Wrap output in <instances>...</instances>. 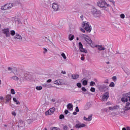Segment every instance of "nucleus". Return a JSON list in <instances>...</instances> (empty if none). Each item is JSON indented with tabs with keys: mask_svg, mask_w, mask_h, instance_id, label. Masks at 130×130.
I'll list each match as a JSON object with an SVG mask.
<instances>
[{
	"mask_svg": "<svg viewBox=\"0 0 130 130\" xmlns=\"http://www.w3.org/2000/svg\"><path fill=\"white\" fill-rule=\"evenodd\" d=\"M73 104L69 103L67 105V108L69 110H73Z\"/></svg>",
	"mask_w": 130,
	"mask_h": 130,
	"instance_id": "obj_16",
	"label": "nucleus"
},
{
	"mask_svg": "<svg viewBox=\"0 0 130 130\" xmlns=\"http://www.w3.org/2000/svg\"><path fill=\"white\" fill-rule=\"evenodd\" d=\"M62 57L64 58V59H67V56H66V54L64 53H62L61 54Z\"/></svg>",
	"mask_w": 130,
	"mask_h": 130,
	"instance_id": "obj_34",
	"label": "nucleus"
},
{
	"mask_svg": "<svg viewBox=\"0 0 130 130\" xmlns=\"http://www.w3.org/2000/svg\"><path fill=\"white\" fill-rule=\"evenodd\" d=\"M80 18L81 19L82 21H83V20H84V16L81 15V16H80Z\"/></svg>",
	"mask_w": 130,
	"mask_h": 130,
	"instance_id": "obj_55",
	"label": "nucleus"
},
{
	"mask_svg": "<svg viewBox=\"0 0 130 130\" xmlns=\"http://www.w3.org/2000/svg\"><path fill=\"white\" fill-rule=\"evenodd\" d=\"M13 101L14 102H17L18 101L17 100V99L16 98H13Z\"/></svg>",
	"mask_w": 130,
	"mask_h": 130,
	"instance_id": "obj_51",
	"label": "nucleus"
},
{
	"mask_svg": "<svg viewBox=\"0 0 130 130\" xmlns=\"http://www.w3.org/2000/svg\"><path fill=\"white\" fill-rule=\"evenodd\" d=\"M16 104H17V105H20V102L19 101H17V102H15Z\"/></svg>",
	"mask_w": 130,
	"mask_h": 130,
	"instance_id": "obj_50",
	"label": "nucleus"
},
{
	"mask_svg": "<svg viewBox=\"0 0 130 130\" xmlns=\"http://www.w3.org/2000/svg\"><path fill=\"white\" fill-rule=\"evenodd\" d=\"M112 80L113 81H114V82H116V80H117L116 76H113L112 77Z\"/></svg>",
	"mask_w": 130,
	"mask_h": 130,
	"instance_id": "obj_41",
	"label": "nucleus"
},
{
	"mask_svg": "<svg viewBox=\"0 0 130 130\" xmlns=\"http://www.w3.org/2000/svg\"><path fill=\"white\" fill-rule=\"evenodd\" d=\"M85 126H86V124L84 123H78L75 125L76 128H81L82 127H85Z\"/></svg>",
	"mask_w": 130,
	"mask_h": 130,
	"instance_id": "obj_11",
	"label": "nucleus"
},
{
	"mask_svg": "<svg viewBox=\"0 0 130 130\" xmlns=\"http://www.w3.org/2000/svg\"><path fill=\"white\" fill-rule=\"evenodd\" d=\"M82 27H83V29L86 30L87 32L90 33L91 32V30H92V26L89 22H83L82 24Z\"/></svg>",
	"mask_w": 130,
	"mask_h": 130,
	"instance_id": "obj_4",
	"label": "nucleus"
},
{
	"mask_svg": "<svg viewBox=\"0 0 130 130\" xmlns=\"http://www.w3.org/2000/svg\"><path fill=\"white\" fill-rule=\"evenodd\" d=\"M54 84L55 85H60V81H59V80H55V81H54Z\"/></svg>",
	"mask_w": 130,
	"mask_h": 130,
	"instance_id": "obj_26",
	"label": "nucleus"
},
{
	"mask_svg": "<svg viewBox=\"0 0 130 130\" xmlns=\"http://www.w3.org/2000/svg\"><path fill=\"white\" fill-rule=\"evenodd\" d=\"M122 130H126V128L125 127H123Z\"/></svg>",
	"mask_w": 130,
	"mask_h": 130,
	"instance_id": "obj_64",
	"label": "nucleus"
},
{
	"mask_svg": "<svg viewBox=\"0 0 130 130\" xmlns=\"http://www.w3.org/2000/svg\"><path fill=\"white\" fill-rule=\"evenodd\" d=\"M81 89H82V91H83V92H86L87 91V89L85 87H82Z\"/></svg>",
	"mask_w": 130,
	"mask_h": 130,
	"instance_id": "obj_44",
	"label": "nucleus"
},
{
	"mask_svg": "<svg viewBox=\"0 0 130 130\" xmlns=\"http://www.w3.org/2000/svg\"><path fill=\"white\" fill-rule=\"evenodd\" d=\"M80 52H83V53H88V51L86 49H80Z\"/></svg>",
	"mask_w": 130,
	"mask_h": 130,
	"instance_id": "obj_27",
	"label": "nucleus"
},
{
	"mask_svg": "<svg viewBox=\"0 0 130 130\" xmlns=\"http://www.w3.org/2000/svg\"><path fill=\"white\" fill-rule=\"evenodd\" d=\"M51 130H60V128L56 127H51Z\"/></svg>",
	"mask_w": 130,
	"mask_h": 130,
	"instance_id": "obj_32",
	"label": "nucleus"
},
{
	"mask_svg": "<svg viewBox=\"0 0 130 130\" xmlns=\"http://www.w3.org/2000/svg\"><path fill=\"white\" fill-rule=\"evenodd\" d=\"M16 24H17V25H21L22 24V22H21V20L20 19H17L15 21Z\"/></svg>",
	"mask_w": 130,
	"mask_h": 130,
	"instance_id": "obj_28",
	"label": "nucleus"
},
{
	"mask_svg": "<svg viewBox=\"0 0 130 130\" xmlns=\"http://www.w3.org/2000/svg\"><path fill=\"white\" fill-rule=\"evenodd\" d=\"M7 6L8 7L9 10H11V9L14 7V4L9 3L7 4Z\"/></svg>",
	"mask_w": 130,
	"mask_h": 130,
	"instance_id": "obj_21",
	"label": "nucleus"
},
{
	"mask_svg": "<svg viewBox=\"0 0 130 130\" xmlns=\"http://www.w3.org/2000/svg\"><path fill=\"white\" fill-rule=\"evenodd\" d=\"M108 98H109V92H106L103 94L102 99L103 101H105V100H108Z\"/></svg>",
	"mask_w": 130,
	"mask_h": 130,
	"instance_id": "obj_10",
	"label": "nucleus"
},
{
	"mask_svg": "<svg viewBox=\"0 0 130 130\" xmlns=\"http://www.w3.org/2000/svg\"><path fill=\"white\" fill-rule=\"evenodd\" d=\"M82 85H83V86H87V85H88V81L87 80H83L82 81Z\"/></svg>",
	"mask_w": 130,
	"mask_h": 130,
	"instance_id": "obj_29",
	"label": "nucleus"
},
{
	"mask_svg": "<svg viewBox=\"0 0 130 130\" xmlns=\"http://www.w3.org/2000/svg\"><path fill=\"white\" fill-rule=\"evenodd\" d=\"M21 80V78H19L17 76H13L12 77H11V80H13L14 81H19V79Z\"/></svg>",
	"mask_w": 130,
	"mask_h": 130,
	"instance_id": "obj_20",
	"label": "nucleus"
},
{
	"mask_svg": "<svg viewBox=\"0 0 130 130\" xmlns=\"http://www.w3.org/2000/svg\"><path fill=\"white\" fill-rule=\"evenodd\" d=\"M61 74H63V75H66V74H67V73L66 72V71H62Z\"/></svg>",
	"mask_w": 130,
	"mask_h": 130,
	"instance_id": "obj_53",
	"label": "nucleus"
},
{
	"mask_svg": "<svg viewBox=\"0 0 130 130\" xmlns=\"http://www.w3.org/2000/svg\"><path fill=\"white\" fill-rule=\"evenodd\" d=\"M109 110H111L113 111V110H117V109H119V106H114V107H109Z\"/></svg>",
	"mask_w": 130,
	"mask_h": 130,
	"instance_id": "obj_12",
	"label": "nucleus"
},
{
	"mask_svg": "<svg viewBox=\"0 0 130 130\" xmlns=\"http://www.w3.org/2000/svg\"><path fill=\"white\" fill-rule=\"evenodd\" d=\"M123 71L125 72V73H126V74H127V70H126L125 69H123Z\"/></svg>",
	"mask_w": 130,
	"mask_h": 130,
	"instance_id": "obj_59",
	"label": "nucleus"
},
{
	"mask_svg": "<svg viewBox=\"0 0 130 130\" xmlns=\"http://www.w3.org/2000/svg\"><path fill=\"white\" fill-rule=\"evenodd\" d=\"M12 115L13 116H16L17 113H16V112H15V111H13V112H12Z\"/></svg>",
	"mask_w": 130,
	"mask_h": 130,
	"instance_id": "obj_45",
	"label": "nucleus"
},
{
	"mask_svg": "<svg viewBox=\"0 0 130 130\" xmlns=\"http://www.w3.org/2000/svg\"><path fill=\"white\" fill-rule=\"evenodd\" d=\"M12 68H11V67H9L8 68V71H12Z\"/></svg>",
	"mask_w": 130,
	"mask_h": 130,
	"instance_id": "obj_62",
	"label": "nucleus"
},
{
	"mask_svg": "<svg viewBox=\"0 0 130 130\" xmlns=\"http://www.w3.org/2000/svg\"><path fill=\"white\" fill-rule=\"evenodd\" d=\"M77 112H74L73 113V115H77Z\"/></svg>",
	"mask_w": 130,
	"mask_h": 130,
	"instance_id": "obj_58",
	"label": "nucleus"
},
{
	"mask_svg": "<svg viewBox=\"0 0 130 130\" xmlns=\"http://www.w3.org/2000/svg\"><path fill=\"white\" fill-rule=\"evenodd\" d=\"M2 32L6 37L11 36V31L9 30V28H4L2 30Z\"/></svg>",
	"mask_w": 130,
	"mask_h": 130,
	"instance_id": "obj_6",
	"label": "nucleus"
},
{
	"mask_svg": "<svg viewBox=\"0 0 130 130\" xmlns=\"http://www.w3.org/2000/svg\"><path fill=\"white\" fill-rule=\"evenodd\" d=\"M63 130H69V127L66 125H64L63 127Z\"/></svg>",
	"mask_w": 130,
	"mask_h": 130,
	"instance_id": "obj_37",
	"label": "nucleus"
},
{
	"mask_svg": "<svg viewBox=\"0 0 130 130\" xmlns=\"http://www.w3.org/2000/svg\"><path fill=\"white\" fill-rule=\"evenodd\" d=\"M82 37L83 38L86 42L88 43H91L92 40H91V39L90 38V37L87 35L82 34Z\"/></svg>",
	"mask_w": 130,
	"mask_h": 130,
	"instance_id": "obj_7",
	"label": "nucleus"
},
{
	"mask_svg": "<svg viewBox=\"0 0 130 130\" xmlns=\"http://www.w3.org/2000/svg\"><path fill=\"white\" fill-rule=\"evenodd\" d=\"M64 113H65L66 115L68 114L69 113V110H65Z\"/></svg>",
	"mask_w": 130,
	"mask_h": 130,
	"instance_id": "obj_49",
	"label": "nucleus"
},
{
	"mask_svg": "<svg viewBox=\"0 0 130 130\" xmlns=\"http://www.w3.org/2000/svg\"><path fill=\"white\" fill-rule=\"evenodd\" d=\"M111 105V103L110 102H108L106 103V105Z\"/></svg>",
	"mask_w": 130,
	"mask_h": 130,
	"instance_id": "obj_52",
	"label": "nucleus"
},
{
	"mask_svg": "<svg viewBox=\"0 0 130 130\" xmlns=\"http://www.w3.org/2000/svg\"><path fill=\"white\" fill-rule=\"evenodd\" d=\"M90 12L95 18H98V17H100V15H101V11L95 8L91 9Z\"/></svg>",
	"mask_w": 130,
	"mask_h": 130,
	"instance_id": "obj_2",
	"label": "nucleus"
},
{
	"mask_svg": "<svg viewBox=\"0 0 130 130\" xmlns=\"http://www.w3.org/2000/svg\"><path fill=\"white\" fill-rule=\"evenodd\" d=\"M108 82H109L108 79H106V80L105 81V83L106 84H108Z\"/></svg>",
	"mask_w": 130,
	"mask_h": 130,
	"instance_id": "obj_54",
	"label": "nucleus"
},
{
	"mask_svg": "<svg viewBox=\"0 0 130 130\" xmlns=\"http://www.w3.org/2000/svg\"><path fill=\"white\" fill-rule=\"evenodd\" d=\"M78 45H79V49H84V48H83V45L82 44V43L79 42L78 44Z\"/></svg>",
	"mask_w": 130,
	"mask_h": 130,
	"instance_id": "obj_30",
	"label": "nucleus"
},
{
	"mask_svg": "<svg viewBox=\"0 0 130 130\" xmlns=\"http://www.w3.org/2000/svg\"><path fill=\"white\" fill-rule=\"evenodd\" d=\"M129 105H130V103L129 102H127L126 103L125 106L124 107V110L125 111H127V110H129Z\"/></svg>",
	"mask_w": 130,
	"mask_h": 130,
	"instance_id": "obj_14",
	"label": "nucleus"
},
{
	"mask_svg": "<svg viewBox=\"0 0 130 130\" xmlns=\"http://www.w3.org/2000/svg\"><path fill=\"white\" fill-rule=\"evenodd\" d=\"M91 106H92V105L91 104V103H87L86 105L85 106V109H86V110H88V109H89V108H90Z\"/></svg>",
	"mask_w": 130,
	"mask_h": 130,
	"instance_id": "obj_15",
	"label": "nucleus"
},
{
	"mask_svg": "<svg viewBox=\"0 0 130 130\" xmlns=\"http://www.w3.org/2000/svg\"><path fill=\"white\" fill-rule=\"evenodd\" d=\"M77 86L78 87V88H81L82 87V84L81 83L79 82L77 83Z\"/></svg>",
	"mask_w": 130,
	"mask_h": 130,
	"instance_id": "obj_40",
	"label": "nucleus"
},
{
	"mask_svg": "<svg viewBox=\"0 0 130 130\" xmlns=\"http://www.w3.org/2000/svg\"><path fill=\"white\" fill-rule=\"evenodd\" d=\"M4 100V97H3L2 96H0V100Z\"/></svg>",
	"mask_w": 130,
	"mask_h": 130,
	"instance_id": "obj_61",
	"label": "nucleus"
},
{
	"mask_svg": "<svg viewBox=\"0 0 130 130\" xmlns=\"http://www.w3.org/2000/svg\"><path fill=\"white\" fill-rule=\"evenodd\" d=\"M81 60H84L85 59V57H84V54H81Z\"/></svg>",
	"mask_w": 130,
	"mask_h": 130,
	"instance_id": "obj_48",
	"label": "nucleus"
},
{
	"mask_svg": "<svg viewBox=\"0 0 130 130\" xmlns=\"http://www.w3.org/2000/svg\"><path fill=\"white\" fill-rule=\"evenodd\" d=\"M120 17L121 18V19H124V18H125V15H124V14H121L120 15Z\"/></svg>",
	"mask_w": 130,
	"mask_h": 130,
	"instance_id": "obj_36",
	"label": "nucleus"
},
{
	"mask_svg": "<svg viewBox=\"0 0 130 130\" xmlns=\"http://www.w3.org/2000/svg\"><path fill=\"white\" fill-rule=\"evenodd\" d=\"M95 84V82L94 81H91L90 83V86L91 87H93Z\"/></svg>",
	"mask_w": 130,
	"mask_h": 130,
	"instance_id": "obj_38",
	"label": "nucleus"
},
{
	"mask_svg": "<svg viewBox=\"0 0 130 130\" xmlns=\"http://www.w3.org/2000/svg\"><path fill=\"white\" fill-rule=\"evenodd\" d=\"M89 44H90V46H91V47H92V48H95V43H92V41H91V43H89Z\"/></svg>",
	"mask_w": 130,
	"mask_h": 130,
	"instance_id": "obj_31",
	"label": "nucleus"
},
{
	"mask_svg": "<svg viewBox=\"0 0 130 130\" xmlns=\"http://www.w3.org/2000/svg\"><path fill=\"white\" fill-rule=\"evenodd\" d=\"M114 86H115V84H114V82H111L109 85V86L112 87H114Z\"/></svg>",
	"mask_w": 130,
	"mask_h": 130,
	"instance_id": "obj_39",
	"label": "nucleus"
},
{
	"mask_svg": "<svg viewBox=\"0 0 130 130\" xmlns=\"http://www.w3.org/2000/svg\"><path fill=\"white\" fill-rule=\"evenodd\" d=\"M11 99H12V98H11L10 95H7L6 96V102H10Z\"/></svg>",
	"mask_w": 130,
	"mask_h": 130,
	"instance_id": "obj_22",
	"label": "nucleus"
},
{
	"mask_svg": "<svg viewBox=\"0 0 130 130\" xmlns=\"http://www.w3.org/2000/svg\"><path fill=\"white\" fill-rule=\"evenodd\" d=\"M36 90H38L39 91H40L42 90V86H37L36 87Z\"/></svg>",
	"mask_w": 130,
	"mask_h": 130,
	"instance_id": "obj_33",
	"label": "nucleus"
},
{
	"mask_svg": "<svg viewBox=\"0 0 130 130\" xmlns=\"http://www.w3.org/2000/svg\"><path fill=\"white\" fill-rule=\"evenodd\" d=\"M47 52V49H45L43 51V53L45 54Z\"/></svg>",
	"mask_w": 130,
	"mask_h": 130,
	"instance_id": "obj_57",
	"label": "nucleus"
},
{
	"mask_svg": "<svg viewBox=\"0 0 130 130\" xmlns=\"http://www.w3.org/2000/svg\"><path fill=\"white\" fill-rule=\"evenodd\" d=\"M123 97L121 98L122 102H127L129 101L130 102V92L126 94H123Z\"/></svg>",
	"mask_w": 130,
	"mask_h": 130,
	"instance_id": "obj_5",
	"label": "nucleus"
},
{
	"mask_svg": "<svg viewBox=\"0 0 130 130\" xmlns=\"http://www.w3.org/2000/svg\"><path fill=\"white\" fill-rule=\"evenodd\" d=\"M52 8L54 12H57L59 10V5L58 3H54L52 4Z\"/></svg>",
	"mask_w": 130,
	"mask_h": 130,
	"instance_id": "obj_8",
	"label": "nucleus"
},
{
	"mask_svg": "<svg viewBox=\"0 0 130 130\" xmlns=\"http://www.w3.org/2000/svg\"><path fill=\"white\" fill-rule=\"evenodd\" d=\"M42 86L44 88H51V84L47 83H44Z\"/></svg>",
	"mask_w": 130,
	"mask_h": 130,
	"instance_id": "obj_18",
	"label": "nucleus"
},
{
	"mask_svg": "<svg viewBox=\"0 0 130 130\" xmlns=\"http://www.w3.org/2000/svg\"><path fill=\"white\" fill-rule=\"evenodd\" d=\"M2 10H9V7L8 6V4L5 5L4 6H2L1 8Z\"/></svg>",
	"mask_w": 130,
	"mask_h": 130,
	"instance_id": "obj_23",
	"label": "nucleus"
},
{
	"mask_svg": "<svg viewBox=\"0 0 130 130\" xmlns=\"http://www.w3.org/2000/svg\"><path fill=\"white\" fill-rule=\"evenodd\" d=\"M72 79L73 80H76V79H78L79 78V75H72Z\"/></svg>",
	"mask_w": 130,
	"mask_h": 130,
	"instance_id": "obj_25",
	"label": "nucleus"
},
{
	"mask_svg": "<svg viewBox=\"0 0 130 130\" xmlns=\"http://www.w3.org/2000/svg\"><path fill=\"white\" fill-rule=\"evenodd\" d=\"M106 86L105 85H102L101 88H102L103 89H104V88H106Z\"/></svg>",
	"mask_w": 130,
	"mask_h": 130,
	"instance_id": "obj_60",
	"label": "nucleus"
},
{
	"mask_svg": "<svg viewBox=\"0 0 130 130\" xmlns=\"http://www.w3.org/2000/svg\"><path fill=\"white\" fill-rule=\"evenodd\" d=\"M10 34L11 36H14V39L15 41H22V40H23V37L22 36L19 34H16V31H15V30H11Z\"/></svg>",
	"mask_w": 130,
	"mask_h": 130,
	"instance_id": "obj_1",
	"label": "nucleus"
},
{
	"mask_svg": "<svg viewBox=\"0 0 130 130\" xmlns=\"http://www.w3.org/2000/svg\"><path fill=\"white\" fill-rule=\"evenodd\" d=\"M96 5L100 8H108V7H110V5L107 4L105 0H99Z\"/></svg>",
	"mask_w": 130,
	"mask_h": 130,
	"instance_id": "obj_3",
	"label": "nucleus"
},
{
	"mask_svg": "<svg viewBox=\"0 0 130 130\" xmlns=\"http://www.w3.org/2000/svg\"><path fill=\"white\" fill-rule=\"evenodd\" d=\"M92 115H89L88 116V117L87 118L86 117H84L83 119L84 120H85V121H91V120H92Z\"/></svg>",
	"mask_w": 130,
	"mask_h": 130,
	"instance_id": "obj_13",
	"label": "nucleus"
},
{
	"mask_svg": "<svg viewBox=\"0 0 130 130\" xmlns=\"http://www.w3.org/2000/svg\"><path fill=\"white\" fill-rule=\"evenodd\" d=\"M74 37H75L74 35L70 34L69 35V40H70V41H72V40H74Z\"/></svg>",
	"mask_w": 130,
	"mask_h": 130,
	"instance_id": "obj_24",
	"label": "nucleus"
},
{
	"mask_svg": "<svg viewBox=\"0 0 130 130\" xmlns=\"http://www.w3.org/2000/svg\"><path fill=\"white\" fill-rule=\"evenodd\" d=\"M60 119H63V118H64V115L63 114H61L59 116Z\"/></svg>",
	"mask_w": 130,
	"mask_h": 130,
	"instance_id": "obj_42",
	"label": "nucleus"
},
{
	"mask_svg": "<svg viewBox=\"0 0 130 130\" xmlns=\"http://www.w3.org/2000/svg\"><path fill=\"white\" fill-rule=\"evenodd\" d=\"M11 94H12L13 95H15L16 94V92L15 91V89H11Z\"/></svg>",
	"mask_w": 130,
	"mask_h": 130,
	"instance_id": "obj_35",
	"label": "nucleus"
},
{
	"mask_svg": "<svg viewBox=\"0 0 130 130\" xmlns=\"http://www.w3.org/2000/svg\"><path fill=\"white\" fill-rule=\"evenodd\" d=\"M75 111L76 112H80V110L79 109V107H76L75 108Z\"/></svg>",
	"mask_w": 130,
	"mask_h": 130,
	"instance_id": "obj_43",
	"label": "nucleus"
},
{
	"mask_svg": "<svg viewBox=\"0 0 130 130\" xmlns=\"http://www.w3.org/2000/svg\"><path fill=\"white\" fill-rule=\"evenodd\" d=\"M54 111H55V108H51L49 110L45 112V115H51V114H53V113H54Z\"/></svg>",
	"mask_w": 130,
	"mask_h": 130,
	"instance_id": "obj_9",
	"label": "nucleus"
},
{
	"mask_svg": "<svg viewBox=\"0 0 130 130\" xmlns=\"http://www.w3.org/2000/svg\"><path fill=\"white\" fill-rule=\"evenodd\" d=\"M45 4L46 7H48L49 5H51V1H50V0H45Z\"/></svg>",
	"mask_w": 130,
	"mask_h": 130,
	"instance_id": "obj_19",
	"label": "nucleus"
},
{
	"mask_svg": "<svg viewBox=\"0 0 130 130\" xmlns=\"http://www.w3.org/2000/svg\"><path fill=\"white\" fill-rule=\"evenodd\" d=\"M90 91H91V92H95V88L91 87Z\"/></svg>",
	"mask_w": 130,
	"mask_h": 130,
	"instance_id": "obj_46",
	"label": "nucleus"
},
{
	"mask_svg": "<svg viewBox=\"0 0 130 130\" xmlns=\"http://www.w3.org/2000/svg\"><path fill=\"white\" fill-rule=\"evenodd\" d=\"M95 48H98V49H105L106 48L102 47L101 45H95Z\"/></svg>",
	"mask_w": 130,
	"mask_h": 130,
	"instance_id": "obj_17",
	"label": "nucleus"
},
{
	"mask_svg": "<svg viewBox=\"0 0 130 130\" xmlns=\"http://www.w3.org/2000/svg\"><path fill=\"white\" fill-rule=\"evenodd\" d=\"M126 129H127V130H130V127H129V126H127V127H126Z\"/></svg>",
	"mask_w": 130,
	"mask_h": 130,
	"instance_id": "obj_63",
	"label": "nucleus"
},
{
	"mask_svg": "<svg viewBox=\"0 0 130 130\" xmlns=\"http://www.w3.org/2000/svg\"><path fill=\"white\" fill-rule=\"evenodd\" d=\"M51 81H52L51 79H49L47 80V83H51Z\"/></svg>",
	"mask_w": 130,
	"mask_h": 130,
	"instance_id": "obj_56",
	"label": "nucleus"
},
{
	"mask_svg": "<svg viewBox=\"0 0 130 130\" xmlns=\"http://www.w3.org/2000/svg\"><path fill=\"white\" fill-rule=\"evenodd\" d=\"M80 31H81V32H83V33H85L86 32V31L85 30V29L82 28H80Z\"/></svg>",
	"mask_w": 130,
	"mask_h": 130,
	"instance_id": "obj_47",
	"label": "nucleus"
}]
</instances>
